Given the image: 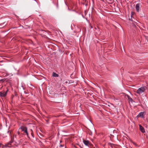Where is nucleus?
<instances>
[{
  "label": "nucleus",
  "instance_id": "obj_1",
  "mask_svg": "<svg viewBox=\"0 0 148 148\" xmlns=\"http://www.w3.org/2000/svg\"><path fill=\"white\" fill-rule=\"evenodd\" d=\"M21 130L22 132H23V134L24 135H26L29 138V134L27 131V127L24 126H22L19 128V130Z\"/></svg>",
  "mask_w": 148,
  "mask_h": 148
},
{
  "label": "nucleus",
  "instance_id": "obj_2",
  "mask_svg": "<svg viewBox=\"0 0 148 148\" xmlns=\"http://www.w3.org/2000/svg\"><path fill=\"white\" fill-rule=\"evenodd\" d=\"M147 89V87L145 86L141 87L137 90L136 92L138 94H140L144 92Z\"/></svg>",
  "mask_w": 148,
  "mask_h": 148
},
{
  "label": "nucleus",
  "instance_id": "obj_3",
  "mask_svg": "<svg viewBox=\"0 0 148 148\" xmlns=\"http://www.w3.org/2000/svg\"><path fill=\"white\" fill-rule=\"evenodd\" d=\"M8 90H7L6 91V92H0V97H5L7 94V92H8Z\"/></svg>",
  "mask_w": 148,
  "mask_h": 148
},
{
  "label": "nucleus",
  "instance_id": "obj_4",
  "mask_svg": "<svg viewBox=\"0 0 148 148\" xmlns=\"http://www.w3.org/2000/svg\"><path fill=\"white\" fill-rule=\"evenodd\" d=\"M83 142L84 144L86 146H90L92 145L90 143L88 140H83Z\"/></svg>",
  "mask_w": 148,
  "mask_h": 148
},
{
  "label": "nucleus",
  "instance_id": "obj_5",
  "mask_svg": "<svg viewBox=\"0 0 148 148\" xmlns=\"http://www.w3.org/2000/svg\"><path fill=\"white\" fill-rule=\"evenodd\" d=\"M145 115L144 112H140L138 114V115L137 116L140 118H144Z\"/></svg>",
  "mask_w": 148,
  "mask_h": 148
},
{
  "label": "nucleus",
  "instance_id": "obj_6",
  "mask_svg": "<svg viewBox=\"0 0 148 148\" xmlns=\"http://www.w3.org/2000/svg\"><path fill=\"white\" fill-rule=\"evenodd\" d=\"M140 130L143 133H145V131L144 128L140 125H139Z\"/></svg>",
  "mask_w": 148,
  "mask_h": 148
},
{
  "label": "nucleus",
  "instance_id": "obj_7",
  "mask_svg": "<svg viewBox=\"0 0 148 148\" xmlns=\"http://www.w3.org/2000/svg\"><path fill=\"white\" fill-rule=\"evenodd\" d=\"M140 3H137L136 4V11L138 12L140 10Z\"/></svg>",
  "mask_w": 148,
  "mask_h": 148
},
{
  "label": "nucleus",
  "instance_id": "obj_8",
  "mask_svg": "<svg viewBox=\"0 0 148 148\" xmlns=\"http://www.w3.org/2000/svg\"><path fill=\"white\" fill-rule=\"evenodd\" d=\"M12 141H10L9 143L5 144V145L4 147H11V143H12Z\"/></svg>",
  "mask_w": 148,
  "mask_h": 148
},
{
  "label": "nucleus",
  "instance_id": "obj_9",
  "mask_svg": "<svg viewBox=\"0 0 148 148\" xmlns=\"http://www.w3.org/2000/svg\"><path fill=\"white\" fill-rule=\"evenodd\" d=\"M82 3L84 5H85L86 6H87L88 5V1L86 0H83Z\"/></svg>",
  "mask_w": 148,
  "mask_h": 148
},
{
  "label": "nucleus",
  "instance_id": "obj_10",
  "mask_svg": "<svg viewBox=\"0 0 148 148\" xmlns=\"http://www.w3.org/2000/svg\"><path fill=\"white\" fill-rule=\"evenodd\" d=\"M127 97L129 101H131L132 102L133 101L132 98H131L129 95H127Z\"/></svg>",
  "mask_w": 148,
  "mask_h": 148
},
{
  "label": "nucleus",
  "instance_id": "obj_11",
  "mask_svg": "<svg viewBox=\"0 0 148 148\" xmlns=\"http://www.w3.org/2000/svg\"><path fill=\"white\" fill-rule=\"evenodd\" d=\"M52 75L54 77H58L59 76V75L58 74L54 72L53 73Z\"/></svg>",
  "mask_w": 148,
  "mask_h": 148
},
{
  "label": "nucleus",
  "instance_id": "obj_12",
  "mask_svg": "<svg viewBox=\"0 0 148 148\" xmlns=\"http://www.w3.org/2000/svg\"><path fill=\"white\" fill-rule=\"evenodd\" d=\"M59 147L61 148H66V146H64V144H60Z\"/></svg>",
  "mask_w": 148,
  "mask_h": 148
},
{
  "label": "nucleus",
  "instance_id": "obj_13",
  "mask_svg": "<svg viewBox=\"0 0 148 148\" xmlns=\"http://www.w3.org/2000/svg\"><path fill=\"white\" fill-rule=\"evenodd\" d=\"M31 130V134L32 135V136L33 138H34V134L33 133V132L32 129Z\"/></svg>",
  "mask_w": 148,
  "mask_h": 148
},
{
  "label": "nucleus",
  "instance_id": "obj_14",
  "mask_svg": "<svg viewBox=\"0 0 148 148\" xmlns=\"http://www.w3.org/2000/svg\"><path fill=\"white\" fill-rule=\"evenodd\" d=\"M134 13L133 12H131V17H132L133 15H134Z\"/></svg>",
  "mask_w": 148,
  "mask_h": 148
},
{
  "label": "nucleus",
  "instance_id": "obj_15",
  "mask_svg": "<svg viewBox=\"0 0 148 148\" xmlns=\"http://www.w3.org/2000/svg\"><path fill=\"white\" fill-rule=\"evenodd\" d=\"M145 38L148 41V37L147 36H145Z\"/></svg>",
  "mask_w": 148,
  "mask_h": 148
},
{
  "label": "nucleus",
  "instance_id": "obj_16",
  "mask_svg": "<svg viewBox=\"0 0 148 148\" xmlns=\"http://www.w3.org/2000/svg\"><path fill=\"white\" fill-rule=\"evenodd\" d=\"M132 17H131V18H129V20H130V21H133V20H132Z\"/></svg>",
  "mask_w": 148,
  "mask_h": 148
},
{
  "label": "nucleus",
  "instance_id": "obj_17",
  "mask_svg": "<svg viewBox=\"0 0 148 148\" xmlns=\"http://www.w3.org/2000/svg\"><path fill=\"white\" fill-rule=\"evenodd\" d=\"M46 121L47 123H48V122L49 121V120H46Z\"/></svg>",
  "mask_w": 148,
  "mask_h": 148
},
{
  "label": "nucleus",
  "instance_id": "obj_18",
  "mask_svg": "<svg viewBox=\"0 0 148 148\" xmlns=\"http://www.w3.org/2000/svg\"><path fill=\"white\" fill-rule=\"evenodd\" d=\"M18 135H19L20 134V132H18Z\"/></svg>",
  "mask_w": 148,
  "mask_h": 148
},
{
  "label": "nucleus",
  "instance_id": "obj_19",
  "mask_svg": "<svg viewBox=\"0 0 148 148\" xmlns=\"http://www.w3.org/2000/svg\"><path fill=\"white\" fill-rule=\"evenodd\" d=\"M62 142V140H61L60 141V143H61Z\"/></svg>",
  "mask_w": 148,
  "mask_h": 148
},
{
  "label": "nucleus",
  "instance_id": "obj_20",
  "mask_svg": "<svg viewBox=\"0 0 148 148\" xmlns=\"http://www.w3.org/2000/svg\"><path fill=\"white\" fill-rule=\"evenodd\" d=\"M10 134H11V132H10Z\"/></svg>",
  "mask_w": 148,
  "mask_h": 148
},
{
  "label": "nucleus",
  "instance_id": "obj_21",
  "mask_svg": "<svg viewBox=\"0 0 148 148\" xmlns=\"http://www.w3.org/2000/svg\"><path fill=\"white\" fill-rule=\"evenodd\" d=\"M110 1H111V0H109Z\"/></svg>",
  "mask_w": 148,
  "mask_h": 148
},
{
  "label": "nucleus",
  "instance_id": "obj_22",
  "mask_svg": "<svg viewBox=\"0 0 148 148\" xmlns=\"http://www.w3.org/2000/svg\"><path fill=\"white\" fill-rule=\"evenodd\" d=\"M76 148H77V147H75Z\"/></svg>",
  "mask_w": 148,
  "mask_h": 148
}]
</instances>
